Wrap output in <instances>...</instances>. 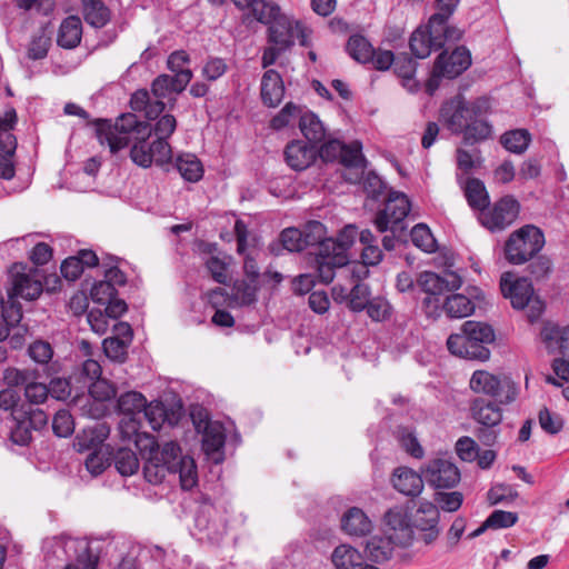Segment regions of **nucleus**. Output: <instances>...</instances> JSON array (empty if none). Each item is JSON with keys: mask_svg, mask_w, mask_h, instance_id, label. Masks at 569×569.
<instances>
[{"mask_svg": "<svg viewBox=\"0 0 569 569\" xmlns=\"http://www.w3.org/2000/svg\"><path fill=\"white\" fill-rule=\"evenodd\" d=\"M97 137L101 144H107L112 153L123 149L132 142L131 160L141 168H149L153 163L163 168L172 159V149L169 142L152 141L149 123L140 122L134 114H122L114 124L103 122L97 128Z\"/></svg>", "mask_w": 569, "mask_h": 569, "instance_id": "obj_1", "label": "nucleus"}, {"mask_svg": "<svg viewBox=\"0 0 569 569\" xmlns=\"http://www.w3.org/2000/svg\"><path fill=\"white\" fill-rule=\"evenodd\" d=\"M163 457L152 458L144 469V478L150 483L161 482L167 473H178L181 488L189 490L197 485L198 473L194 460L189 456H181L180 447L169 441L163 445Z\"/></svg>", "mask_w": 569, "mask_h": 569, "instance_id": "obj_2", "label": "nucleus"}, {"mask_svg": "<svg viewBox=\"0 0 569 569\" xmlns=\"http://www.w3.org/2000/svg\"><path fill=\"white\" fill-rule=\"evenodd\" d=\"M480 108L475 103H446L441 116L449 129L455 133L463 132V143L475 144L488 139L491 134L490 124L479 117Z\"/></svg>", "mask_w": 569, "mask_h": 569, "instance_id": "obj_3", "label": "nucleus"}, {"mask_svg": "<svg viewBox=\"0 0 569 569\" xmlns=\"http://www.w3.org/2000/svg\"><path fill=\"white\" fill-rule=\"evenodd\" d=\"M42 548L48 561H67L64 569H97V558L84 540L62 535L47 538Z\"/></svg>", "mask_w": 569, "mask_h": 569, "instance_id": "obj_4", "label": "nucleus"}, {"mask_svg": "<svg viewBox=\"0 0 569 569\" xmlns=\"http://www.w3.org/2000/svg\"><path fill=\"white\" fill-rule=\"evenodd\" d=\"M429 254H436L433 262L443 268L441 273L429 271V307L437 302L438 299L432 300L431 296H440L456 291L461 288L463 281L459 273L450 270L455 263V254L451 249L440 247L429 229Z\"/></svg>", "mask_w": 569, "mask_h": 569, "instance_id": "obj_5", "label": "nucleus"}, {"mask_svg": "<svg viewBox=\"0 0 569 569\" xmlns=\"http://www.w3.org/2000/svg\"><path fill=\"white\" fill-rule=\"evenodd\" d=\"M459 3L460 0L433 1L435 12L429 17V53L432 50L452 46L462 38V30L448 24Z\"/></svg>", "mask_w": 569, "mask_h": 569, "instance_id": "obj_6", "label": "nucleus"}, {"mask_svg": "<svg viewBox=\"0 0 569 569\" xmlns=\"http://www.w3.org/2000/svg\"><path fill=\"white\" fill-rule=\"evenodd\" d=\"M543 246V232L533 224H526L509 236L505 244V256L512 264H523L531 260Z\"/></svg>", "mask_w": 569, "mask_h": 569, "instance_id": "obj_7", "label": "nucleus"}, {"mask_svg": "<svg viewBox=\"0 0 569 569\" xmlns=\"http://www.w3.org/2000/svg\"><path fill=\"white\" fill-rule=\"evenodd\" d=\"M411 202L409 198L400 191H390L373 220L379 232L391 231L397 233L405 229L403 220L409 216Z\"/></svg>", "mask_w": 569, "mask_h": 569, "instance_id": "obj_8", "label": "nucleus"}, {"mask_svg": "<svg viewBox=\"0 0 569 569\" xmlns=\"http://www.w3.org/2000/svg\"><path fill=\"white\" fill-rule=\"evenodd\" d=\"M470 388L475 392L491 396L500 405H509L518 397V386L509 378L502 379L485 370H477L470 379Z\"/></svg>", "mask_w": 569, "mask_h": 569, "instance_id": "obj_9", "label": "nucleus"}, {"mask_svg": "<svg viewBox=\"0 0 569 569\" xmlns=\"http://www.w3.org/2000/svg\"><path fill=\"white\" fill-rule=\"evenodd\" d=\"M383 523L387 533L395 539L397 545L406 547L413 540V528L425 529L423 521H412L409 509L406 506H395L386 511Z\"/></svg>", "mask_w": 569, "mask_h": 569, "instance_id": "obj_10", "label": "nucleus"}, {"mask_svg": "<svg viewBox=\"0 0 569 569\" xmlns=\"http://www.w3.org/2000/svg\"><path fill=\"white\" fill-rule=\"evenodd\" d=\"M471 64L469 50L461 46L456 47L451 53L441 52L433 64L432 77H429V94L436 89L435 77L453 79L465 72Z\"/></svg>", "mask_w": 569, "mask_h": 569, "instance_id": "obj_11", "label": "nucleus"}, {"mask_svg": "<svg viewBox=\"0 0 569 569\" xmlns=\"http://www.w3.org/2000/svg\"><path fill=\"white\" fill-rule=\"evenodd\" d=\"M520 203L512 196H505L492 207L488 206L479 213V221L490 231L503 230L518 217Z\"/></svg>", "mask_w": 569, "mask_h": 569, "instance_id": "obj_12", "label": "nucleus"}, {"mask_svg": "<svg viewBox=\"0 0 569 569\" xmlns=\"http://www.w3.org/2000/svg\"><path fill=\"white\" fill-rule=\"evenodd\" d=\"M146 407V398L137 391H129L118 399V410L122 415L119 422L121 437H131L141 428L142 410Z\"/></svg>", "mask_w": 569, "mask_h": 569, "instance_id": "obj_13", "label": "nucleus"}, {"mask_svg": "<svg viewBox=\"0 0 569 569\" xmlns=\"http://www.w3.org/2000/svg\"><path fill=\"white\" fill-rule=\"evenodd\" d=\"M295 40L301 46L308 44L306 28L287 16L280 14L269 23V42L279 46L280 49H289Z\"/></svg>", "mask_w": 569, "mask_h": 569, "instance_id": "obj_14", "label": "nucleus"}, {"mask_svg": "<svg viewBox=\"0 0 569 569\" xmlns=\"http://www.w3.org/2000/svg\"><path fill=\"white\" fill-rule=\"evenodd\" d=\"M116 395L114 387L104 378L96 379L89 386V395L76 400L84 416L99 419L107 412L106 401Z\"/></svg>", "mask_w": 569, "mask_h": 569, "instance_id": "obj_15", "label": "nucleus"}, {"mask_svg": "<svg viewBox=\"0 0 569 569\" xmlns=\"http://www.w3.org/2000/svg\"><path fill=\"white\" fill-rule=\"evenodd\" d=\"M17 121V113L13 109L7 111L0 118V178L10 180L14 176L12 156L17 148L16 137L10 132Z\"/></svg>", "mask_w": 569, "mask_h": 569, "instance_id": "obj_16", "label": "nucleus"}, {"mask_svg": "<svg viewBox=\"0 0 569 569\" xmlns=\"http://www.w3.org/2000/svg\"><path fill=\"white\" fill-rule=\"evenodd\" d=\"M491 342H480L473 340L470 335L452 333L447 339L448 350L460 358L469 360L486 361L490 357V350L487 345Z\"/></svg>", "mask_w": 569, "mask_h": 569, "instance_id": "obj_17", "label": "nucleus"}, {"mask_svg": "<svg viewBox=\"0 0 569 569\" xmlns=\"http://www.w3.org/2000/svg\"><path fill=\"white\" fill-rule=\"evenodd\" d=\"M500 289L515 309H525L533 297L532 283L527 278H515L510 272L501 276Z\"/></svg>", "mask_w": 569, "mask_h": 569, "instance_id": "obj_18", "label": "nucleus"}, {"mask_svg": "<svg viewBox=\"0 0 569 569\" xmlns=\"http://www.w3.org/2000/svg\"><path fill=\"white\" fill-rule=\"evenodd\" d=\"M460 479V471L451 458H436L429 463V485L436 489L455 488Z\"/></svg>", "mask_w": 569, "mask_h": 569, "instance_id": "obj_19", "label": "nucleus"}, {"mask_svg": "<svg viewBox=\"0 0 569 569\" xmlns=\"http://www.w3.org/2000/svg\"><path fill=\"white\" fill-rule=\"evenodd\" d=\"M226 428L220 421H207L202 431V450L214 463L224 460Z\"/></svg>", "mask_w": 569, "mask_h": 569, "instance_id": "obj_20", "label": "nucleus"}, {"mask_svg": "<svg viewBox=\"0 0 569 569\" xmlns=\"http://www.w3.org/2000/svg\"><path fill=\"white\" fill-rule=\"evenodd\" d=\"M22 266L16 264L12 269V288L9 291L12 296L26 300H34L42 292V283L36 271L26 273Z\"/></svg>", "mask_w": 569, "mask_h": 569, "instance_id": "obj_21", "label": "nucleus"}, {"mask_svg": "<svg viewBox=\"0 0 569 569\" xmlns=\"http://www.w3.org/2000/svg\"><path fill=\"white\" fill-rule=\"evenodd\" d=\"M318 152L315 144L303 140H292L284 148V160L296 171L309 168L317 159Z\"/></svg>", "mask_w": 569, "mask_h": 569, "instance_id": "obj_22", "label": "nucleus"}, {"mask_svg": "<svg viewBox=\"0 0 569 569\" xmlns=\"http://www.w3.org/2000/svg\"><path fill=\"white\" fill-rule=\"evenodd\" d=\"M191 79L192 71L174 76L160 74L153 80L151 92L157 99H171L174 94L182 92Z\"/></svg>", "mask_w": 569, "mask_h": 569, "instance_id": "obj_23", "label": "nucleus"}, {"mask_svg": "<svg viewBox=\"0 0 569 569\" xmlns=\"http://www.w3.org/2000/svg\"><path fill=\"white\" fill-rule=\"evenodd\" d=\"M340 528L349 537L361 538L371 533L373 522L362 509L351 507L342 513Z\"/></svg>", "mask_w": 569, "mask_h": 569, "instance_id": "obj_24", "label": "nucleus"}, {"mask_svg": "<svg viewBox=\"0 0 569 569\" xmlns=\"http://www.w3.org/2000/svg\"><path fill=\"white\" fill-rule=\"evenodd\" d=\"M260 97L268 108H276L284 97V83L281 76L273 69L267 70L261 78Z\"/></svg>", "mask_w": 569, "mask_h": 569, "instance_id": "obj_25", "label": "nucleus"}, {"mask_svg": "<svg viewBox=\"0 0 569 569\" xmlns=\"http://www.w3.org/2000/svg\"><path fill=\"white\" fill-rule=\"evenodd\" d=\"M391 483L398 492L409 497L420 495L425 487L421 475L407 467H398L393 470Z\"/></svg>", "mask_w": 569, "mask_h": 569, "instance_id": "obj_26", "label": "nucleus"}, {"mask_svg": "<svg viewBox=\"0 0 569 569\" xmlns=\"http://www.w3.org/2000/svg\"><path fill=\"white\" fill-rule=\"evenodd\" d=\"M458 182L472 209L479 210L480 213L490 204L489 194L480 179L458 176Z\"/></svg>", "mask_w": 569, "mask_h": 569, "instance_id": "obj_27", "label": "nucleus"}, {"mask_svg": "<svg viewBox=\"0 0 569 569\" xmlns=\"http://www.w3.org/2000/svg\"><path fill=\"white\" fill-rule=\"evenodd\" d=\"M471 416L483 427H498L502 420V409L491 400L476 398L470 407Z\"/></svg>", "mask_w": 569, "mask_h": 569, "instance_id": "obj_28", "label": "nucleus"}, {"mask_svg": "<svg viewBox=\"0 0 569 569\" xmlns=\"http://www.w3.org/2000/svg\"><path fill=\"white\" fill-rule=\"evenodd\" d=\"M110 435V427L106 422H96L86 427L77 437L74 446L79 451L97 450Z\"/></svg>", "mask_w": 569, "mask_h": 569, "instance_id": "obj_29", "label": "nucleus"}, {"mask_svg": "<svg viewBox=\"0 0 569 569\" xmlns=\"http://www.w3.org/2000/svg\"><path fill=\"white\" fill-rule=\"evenodd\" d=\"M475 308V302L470 298L455 291H451L441 305V311L450 319L467 318L473 313Z\"/></svg>", "mask_w": 569, "mask_h": 569, "instance_id": "obj_30", "label": "nucleus"}, {"mask_svg": "<svg viewBox=\"0 0 569 569\" xmlns=\"http://www.w3.org/2000/svg\"><path fill=\"white\" fill-rule=\"evenodd\" d=\"M358 237V229L353 224L346 226L337 238H326L321 242L322 252H333L336 254L348 257L347 251L351 248Z\"/></svg>", "mask_w": 569, "mask_h": 569, "instance_id": "obj_31", "label": "nucleus"}, {"mask_svg": "<svg viewBox=\"0 0 569 569\" xmlns=\"http://www.w3.org/2000/svg\"><path fill=\"white\" fill-rule=\"evenodd\" d=\"M82 37V22L79 17L70 16L66 18L59 28L57 42L66 49L76 48Z\"/></svg>", "mask_w": 569, "mask_h": 569, "instance_id": "obj_32", "label": "nucleus"}, {"mask_svg": "<svg viewBox=\"0 0 569 569\" xmlns=\"http://www.w3.org/2000/svg\"><path fill=\"white\" fill-rule=\"evenodd\" d=\"M363 560L361 552L349 543L337 546L331 553V561L336 569H359Z\"/></svg>", "mask_w": 569, "mask_h": 569, "instance_id": "obj_33", "label": "nucleus"}, {"mask_svg": "<svg viewBox=\"0 0 569 569\" xmlns=\"http://www.w3.org/2000/svg\"><path fill=\"white\" fill-rule=\"evenodd\" d=\"M299 129L308 142L318 144L326 138V128L319 117L309 110H305L299 120Z\"/></svg>", "mask_w": 569, "mask_h": 569, "instance_id": "obj_34", "label": "nucleus"}, {"mask_svg": "<svg viewBox=\"0 0 569 569\" xmlns=\"http://www.w3.org/2000/svg\"><path fill=\"white\" fill-rule=\"evenodd\" d=\"M258 289L259 286L256 281L248 279L237 280L231 288L229 306L244 307L254 303L257 300Z\"/></svg>", "mask_w": 569, "mask_h": 569, "instance_id": "obj_35", "label": "nucleus"}, {"mask_svg": "<svg viewBox=\"0 0 569 569\" xmlns=\"http://www.w3.org/2000/svg\"><path fill=\"white\" fill-rule=\"evenodd\" d=\"M318 256V274L322 282L329 283L335 278V268H341L348 264V257L331 253V252H322L321 246L318 248L316 252Z\"/></svg>", "mask_w": 569, "mask_h": 569, "instance_id": "obj_36", "label": "nucleus"}, {"mask_svg": "<svg viewBox=\"0 0 569 569\" xmlns=\"http://www.w3.org/2000/svg\"><path fill=\"white\" fill-rule=\"evenodd\" d=\"M123 440L133 441L137 449L141 452L146 459L143 470L148 467L152 458L163 457V446L160 448L153 436L141 432L140 429L136 431L131 437H122Z\"/></svg>", "mask_w": 569, "mask_h": 569, "instance_id": "obj_37", "label": "nucleus"}, {"mask_svg": "<svg viewBox=\"0 0 569 569\" xmlns=\"http://www.w3.org/2000/svg\"><path fill=\"white\" fill-rule=\"evenodd\" d=\"M395 539L388 535L387 537L373 536L366 545V551L369 558L375 562H383L389 560L397 547Z\"/></svg>", "mask_w": 569, "mask_h": 569, "instance_id": "obj_38", "label": "nucleus"}, {"mask_svg": "<svg viewBox=\"0 0 569 569\" xmlns=\"http://www.w3.org/2000/svg\"><path fill=\"white\" fill-rule=\"evenodd\" d=\"M131 108L136 111H143L148 119H157L164 110L161 99L152 100L147 90L136 91L130 100Z\"/></svg>", "mask_w": 569, "mask_h": 569, "instance_id": "obj_39", "label": "nucleus"}, {"mask_svg": "<svg viewBox=\"0 0 569 569\" xmlns=\"http://www.w3.org/2000/svg\"><path fill=\"white\" fill-rule=\"evenodd\" d=\"M540 335L547 348L552 349L555 343L562 357L569 359V326L559 328L558 326L547 325L542 328Z\"/></svg>", "mask_w": 569, "mask_h": 569, "instance_id": "obj_40", "label": "nucleus"}, {"mask_svg": "<svg viewBox=\"0 0 569 569\" xmlns=\"http://www.w3.org/2000/svg\"><path fill=\"white\" fill-rule=\"evenodd\" d=\"M232 263V258L221 251L211 253L206 260L204 264L212 279L221 284H224L229 279V267Z\"/></svg>", "mask_w": 569, "mask_h": 569, "instance_id": "obj_41", "label": "nucleus"}, {"mask_svg": "<svg viewBox=\"0 0 569 569\" xmlns=\"http://www.w3.org/2000/svg\"><path fill=\"white\" fill-rule=\"evenodd\" d=\"M463 502V495L459 491H436L433 503L429 502V515L439 516V510L446 512L457 511Z\"/></svg>", "mask_w": 569, "mask_h": 569, "instance_id": "obj_42", "label": "nucleus"}, {"mask_svg": "<svg viewBox=\"0 0 569 569\" xmlns=\"http://www.w3.org/2000/svg\"><path fill=\"white\" fill-rule=\"evenodd\" d=\"M176 168L181 177L189 182H197L203 176V166L193 153H181L176 159Z\"/></svg>", "mask_w": 569, "mask_h": 569, "instance_id": "obj_43", "label": "nucleus"}, {"mask_svg": "<svg viewBox=\"0 0 569 569\" xmlns=\"http://www.w3.org/2000/svg\"><path fill=\"white\" fill-rule=\"evenodd\" d=\"M82 12L88 24L94 28L104 27L110 20V10L101 0H82Z\"/></svg>", "mask_w": 569, "mask_h": 569, "instance_id": "obj_44", "label": "nucleus"}, {"mask_svg": "<svg viewBox=\"0 0 569 569\" xmlns=\"http://www.w3.org/2000/svg\"><path fill=\"white\" fill-rule=\"evenodd\" d=\"M500 142L508 151L521 154L528 149L531 142V134L526 129H515L505 132L501 136Z\"/></svg>", "mask_w": 569, "mask_h": 569, "instance_id": "obj_45", "label": "nucleus"}, {"mask_svg": "<svg viewBox=\"0 0 569 569\" xmlns=\"http://www.w3.org/2000/svg\"><path fill=\"white\" fill-rule=\"evenodd\" d=\"M113 461L118 472L124 477L134 475L140 466L137 455L128 448L118 449Z\"/></svg>", "mask_w": 569, "mask_h": 569, "instance_id": "obj_46", "label": "nucleus"}, {"mask_svg": "<svg viewBox=\"0 0 569 569\" xmlns=\"http://www.w3.org/2000/svg\"><path fill=\"white\" fill-rule=\"evenodd\" d=\"M347 50L355 60L366 63L371 60L373 48L362 36H352L348 40Z\"/></svg>", "mask_w": 569, "mask_h": 569, "instance_id": "obj_47", "label": "nucleus"}, {"mask_svg": "<svg viewBox=\"0 0 569 569\" xmlns=\"http://www.w3.org/2000/svg\"><path fill=\"white\" fill-rule=\"evenodd\" d=\"M482 164V158L478 149H473L469 152L462 148L457 149V166L461 171L458 176L469 177L472 170L480 168Z\"/></svg>", "mask_w": 569, "mask_h": 569, "instance_id": "obj_48", "label": "nucleus"}, {"mask_svg": "<svg viewBox=\"0 0 569 569\" xmlns=\"http://www.w3.org/2000/svg\"><path fill=\"white\" fill-rule=\"evenodd\" d=\"M302 107L293 102H288L283 108L271 119L270 127L274 130H281L289 126L295 119L301 117L303 113Z\"/></svg>", "mask_w": 569, "mask_h": 569, "instance_id": "obj_49", "label": "nucleus"}, {"mask_svg": "<svg viewBox=\"0 0 569 569\" xmlns=\"http://www.w3.org/2000/svg\"><path fill=\"white\" fill-rule=\"evenodd\" d=\"M248 10L258 21L264 24L271 23L281 14L278 6L266 0H254Z\"/></svg>", "mask_w": 569, "mask_h": 569, "instance_id": "obj_50", "label": "nucleus"}, {"mask_svg": "<svg viewBox=\"0 0 569 569\" xmlns=\"http://www.w3.org/2000/svg\"><path fill=\"white\" fill-rule=\"evenodd\" d=\"M397 288L401 292L412 291L427 295V271L420 272L416 281L408 272L399 273L397 277Z\"/></svg>", "mask_w": 569, "mask_h": 569, "instance_id": "obj_51", "label": "nucleus"}, {"mask_svg": "<svg viewBox=\"0 0 569 569\" xmlns=\"http://www.w3.org/2000/svg\"><path fill=\"white\" fill-rule=\"evenodd\" d=\"M461 330L480 342H493L496 339L495 330L485 322L469 320L462 325Z\"/></svg>", "mask_w": 569, "mask_h": 569, "instance_id": "obj_52", "label": "nucleus"}, {"mask_svg": "<svg viewBox=\"0 0 569 569\" xmlns=\"http://www.w3.org/2000/svg\"><path fill=\"white\" fill-rule=\"evenodd\" d=\"M142 419H146L153 430H159L167 419L166 407L161 401H146L142 410Z\"/></svg>", "mask_w": 569, "mask_h": 569, "instance_id": "obj_53", "label": "nucleus"}, {"mask_svg": "<svg viewBox=\"0 0 569 569\" xmlns=\"http://www.w3.org/2000/svg\"><path fill=\"white\" fill-rule=\"evenodd\" d=\"M51 38L46 30H39L31 39L28 47V57L32 60L43 59L48 54Z\"/></svg>", "mask_w": 569, "mask_h": 569, "instance_id": "obj_54", "label": "nucleus"}, {"mask_svg": "<svg viewBox=\"0 0 569 569\" xmlns=\"http://www.w3.org/2000/svg\"><path fill=\"white\" fill-rule=\"evenodd\" d=\"M371 291L365 283H356L349 291L348 307L353 312H360L366 309L370 301Z\"/></svg>", "mask_w": 569, "mask_h": 569, "instance_id": "obj_55", "label": "nucleus"}, {"mask_svg": "<svg viewBox=\"0 0 569 569\" xmlns=\"http://www.w3.org/2000/svg\"><path fill=\"white\" fill-rule=\"evenodd\" d=\"M129 345L128 339L110 337L103 340V351L109 359L123 362L127 357V349Z\"/></svg>", "mask_w": 569, "mask_h": 569, "instance_id": "obj_56", "label": "nucleus"}, {"mask_svg": "<svg viewBox=\"0 0 569 569\" xmlns=\"http://www.w3.org/2000/svg\"><path fill=\"white\" fill-rule=\"evenodd\" d=\"M366 310L369 318L377 322L389 319L392 312L389 301L382 297L371 298Z\"/></svg>", "mask_w": 569, "mask_h": 569, "instance_id": "obj_57", "label": "nucleus"}, {"mask_svg": "<svg viewBox=\"0 0 569 569\" xmlns=\"http://www.w3.org/2000/svg\"><path fill=\"white\" fill-rule=\"evenodd\" d=\"M176 127V118L172 114H164L157 120L153 127L150 126L151 134H154V141L168 142V138L174 132Z\"/></svg>", "mask_w": 569, "mask_h": 569, "instance_id": "obj_58", "label": "nucleus"}, {"mask_svg": "<svg viewBox=\"0 0 569 569\" xmlns=\"http://www.w3.org/2000/svg\"><path fill=\"white\" fill-rule=\"evenodd\" d=\"M282 246L291 252L301 251L307 247L302 231L297 228H287L280 236Z\"/></svg>", "mask_w": 569, "mask_h": 569, "instance_id": "obj_59", "label": "nucleus"}, {"mask_svg": "<svg viewBox=\"0 0 569 569\" xmlns=\"http://www.w3.org/2000/svg\"><path fill=\"white\" fill-rule=\"evenodd\" d=\"M518 521V513L512 511L505 510H495L487 518V526H490V529H505L510 528L516 525Z\"/></svg>", "mask_w": 569, "mask_h": 569, "instance_id": "obj_60", "label": "nucleus"}, {"mask_svg": "<svg viewBox=\"0 0 569 569\" xmlns=\"http://www.w3.org/2000/svg\"><path fill=\"white\" fill-rule=\"evenodd\" d=\"M339 161L346 167L362 168L365 158L361 153V144L359 142L343 144V152H341Z\"/></svg>", "mask_w": 569, "mask_h": 569, "instance_id": "obj_61", "label": "nucleus"}, {"mask_svg": "<svg viewBox=\"0 0 569 569\" xmlns=\"http://www.w3.org/2000/svg\"><path fill=\"white\" fill-rule=\"evenodd\" d=\"M52 429L58 437H68L74 430L72 416L67 410H59L52 421Z\"/></svg>", "mask_w": 569, "mask_h": 569, "instance_id": "obj_62", "label": "nucleus"}, {"mask_svg": "<svg viewBox=\"0 0 569 569\" xmlns=\"http://www.w3.org/2000/svg\"><path fill=\"white\" fill-rule=\"evenodd\" d=\"M34 378V372L31 370L7 368L3 371V381L11 389L12 387L26 386L28 381Z\"/></svg>", "mask_w": 569, "mask_h": 569, "instance_id": "obj_63", "label": "nucleus"}, {"mask_svg": "<svg viewBox=\"0 0 569 569\" xmlns=\"http://www.w3.org/2000/svg\"><path fill=\"white\" fill-rule=\"evenodd\" d=\"M49 396L48 386L31 379L24 386V397L32 405L43 403Z\"/></svg>", "mask_w": 569, "mask_h": 569, "instance_id": "obj_64", "label": "nucleus"}]
</instances>
